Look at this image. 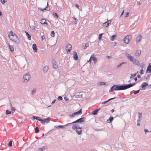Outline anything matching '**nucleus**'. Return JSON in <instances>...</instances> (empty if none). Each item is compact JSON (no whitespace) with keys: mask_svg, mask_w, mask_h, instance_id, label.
<instances>
[{"mask_svg":"<svg viewBox=\"0 0 151 151\" xmlns=\"http://www.w3.org/2000/svg\"><path fill=\"white\" fill-rule=\"evenodd\" d=\"M30 28H31V29L32 30H35V26H30Z\"/></svg>","mask_w":151,"mask_h":151,"instance_id":"nucleus-54","label":"nucleus"},{"mask_svg":"<svg viewBox=\"0 0 151 151\" xmlns=\"http://www.w3.org/2000/svg\"><path fill=\"white\" fill-rule=\"evenodd\" d=\"M73 19L75 20V21L74 22V24H77V22L78 21V19H77L75 17H74L73 18Z\"/></svg>","mask_w":151,"mask_h":151,"instance_id":"nucleus-41","label":"nucleus"},{"mask_svg":"<svg viewBox=\"0 0 151 151\" xmlns=\"http://www.w3.org/2000/svg\"><path fill=\"white\" fill-rule=\"evenodd\" d=\"M108 23L107 22H106L104 23V25L105 27H106L108 26Z\"/></svg>","mask_w":151,"mask_h":151,"instance_id":"nucleus-48","label":"nucleus"},{"mask_svg":"<svg viewBox=\"0 0 151 151\" xmlns=\"http://www.w3.org/2000/svg\"><path fill=\"white\" fill-rule=\"evenodd\" d=\"M41 38L42 39V40H44L45 39V37H44V35H42V36Z\"/></svg>","mask_w":151,"mask_h":151,"instance_id":"nucleus-64","label":"nucleus"},{"mask_svg":"<svg viewBox=\"0 0 151 151\" xmlns=\"http://www.w3.org/2000/svg\"><path fill=\"white\" fill-rule=\"evenodd\" d=\"M8 145L9 147L12 146V141H10L8 143Z\"/></svg>","mask_w":151,"mask_h":151,"instance_id":"nucleus-46","label":"nucleus"},{"mask_svg":"<svg viewBox=\"0 0 151 151\" xmlns=\"http://www.w3.org/2000/svg\"><path fill=\"white\" fill-rule=\"evenodd\" d=\"M52 37H54L55 36V33L54 31H52L50 33Z\"/></svg>","mask_w":151,"mask_h":151,"instance_id":"nucleus-36","label":"nucleus"},{"mask_svg":"<svg viewBox=\"0 0 151 151\" xmlns=\"http://www.w3.org/2000/svg\"><path fill=\"white\" fill-rule=\"evenodd\" d=\"M132 38V36L131 35L126 36L124 39V42L126 44H128Z\"/></svg>","mask_w":151,"mask_h":151,"instance_id":"nucleus-4","label":"nucleus"},{"mask_svg":"<svg viewBox=\"0 0 151 151\" xmlns=\"http://www.w3.org/2000/svg\"><path fill=\"white\" fill-rule=\"evenodd\" d=\"M124 63V62H122L121 63H120L119 65H117V68H119V67H120V66H121L124 63Z\"/></svg>","mask_w":151,"mask_h":151,"instance_id":"nucleus-49","label":"nucleus"},{"mask_svg":"<svg viewBox=\"0 0 151 151\" xmlns=\"http://www.w3.org/2000/svg\"><path fill=\"white\" fill-rule=\"evenodd\" d=\"M135 84V83H133L121 85L120 84L114 85L111 87V89L109 90V92H111L114 91H120L126 90L134 86Z\"/></svg>","mask_w":151,"mask_h":151,"instance_id":"nucleus-1","label":"nucleus"},{"mask_svg":"<svg viewBox=\"0 0 151 151\" xmlns=\"http://www.w3.org/2000/svg\"><path fill=\"white\" fill-rule=\"evenodd\" d=\"M105 84H106V83H105L104 82H101L100 83V86L105 85Z\"/></svg>","mask_w":151,"mask_h":151,"instance_id":"nucleus-53","label":"nucleus"},{"mask_svg":"<svg viewBox=\"0 0 151 151\" xmlns=\"http://www.w3.org/2000/svg\"><path fill=\"white\" fill-rule=\"evenodd\" d=\"M75 115L74 114V113L69 115L71 119H72L73 117H75Z\"/></svg>","mask_w":151,"mask_h":151,"instance_id":"nucleus-40","label":"nucleus"},{"mask_svg":"<svg viewBox=\"0 0 151 151\" xmlns=\"http://www.w3.org/2000/svg\"><path fill=\"white\" fill-rule=\"evenodd\" d=\"M116 99L115 97H114V98H112L109 99H108V100L103 102L101 104H104L106 103H107V102H108V101H109L112 100V99Z\"/></svg>","mask_w":151,"mask_h":151,"instance_id":"nucleus-26","label":"nucleus"},{"mask_svg":"<svg viewBox=\"0 0 151 151\" xmlns=\"http://www.w3.org/2000/svg\"><path fill=\"white\" fill-rule=\"evenodd\" d=\"M107 22L108 23V24H110L111 22V20H108L107 22Z\"/></svg>","mask_w":151,"mask_h":151,"instance_id":"nucleus-61","label":"nucleus"},{"mask_svg":"<svg viewBox=\"0 0 151 151\" xmlns=\"http://www.w3.org/2000/svg\"><path fill=\"white\" fill-rule=\"evenodd\" d=\"M55 16L57 18H58V15L57 13L53 12Z\"/></svg>","mask_w":151,"mask_h":151,"instance_id":"nucleus-52","label":"nucleus"},{"mask_svg":"<svg viewBox=\"0 0 151 151\" xmlns=\"http://www.w3.org/2000/svg\"><path fill=\"white\" fill-rule=\"evenodd\" d=\"M47 146H43V147L40 148H39L38 151H43L45 150L46 148H47Z\"/></svg>","mask_w":151,"mask_h":151,"instance_id":"nucleus-20","label":"nucleus"},{"mask_svg":"<svg viewBox=\"0 0 151 151\" xmlns=\"http://www.w3.org/2000/svg\"><path fill=\"white\" fill-rule=\"evenodd\" d=\"M48 2H47V6L45 8H43V10H46L47 11H49L50 10V8H49L48 9V8H47V6H48Z\"/></svg>","mask_w":151,"mask_h":151,"instance_id":"nucleus-37","label":"nucleus"},{"mask_svg":"<svg viewBox=\"0 0 151 151\" xmlns=\"http://www.w3.org/2000/svg\"><path fill=\"white\" fill-rule=\"evenodd\" d=\"M114 118L111 116H110L109 119L107 120V122L108 123H111L113 120Z\"/></svg>","mask_w":151,"mask_h":151,"instance_id":"nucleus-22","label":"nucleus"},{"mask_svg":"<svg viewBox=\"0 0 151 151\" xmlns=\"http://www.w3.org/2000/svg\"><path fill=\"white\" fill-rule=\"evenodd\" d=\"M10 105H11V108H12V113H13L14 112V111H15V108H14V107H13L12 106V104L11 103H10Z\"/></svg>","mask_w":151,"mask_h":151,"instance_id":"nucleus-35","label":"nucleus"},{"mask_svg":"<svg viewBox=\"0 0 151 151\" xmlns=\"http://www.w3.org/2000/svg\"><path fill=\"white\" fill-rule=\"evenodd\" d=\"M75 6H76L77 8L78 9H79L80 8H79V5L77 4H75Z\"/></svg>","mask_w":151,"mask_h":151,"instance_id":"nucleus-59","label":"nucleus"},{"mask_svg":"<svg viewBox=\"0 0 151 151\" xmlns=\"http://www.w3.org/2000/svg\"><path fill=\"white\" fill-rule=\"evenodd\" d=\"M32 118L33 119H36L37 120L39 121H40V120H41V117H38L36 116H33Z\"/></svg>","mask_w":151,"mask_h":151,"instance_id":"nucleus-24","label":"nucleus"},{"mask_svg":"<svg viewBox=\"0 0 151 151\" xmlns=\"http://www.w3.org/2000/svg\"><path fill=\"white\" fill-rule=\"evenodd\" d=\"M141 53V50H137L136 51V54L137 55H140Z\"/></svg>","mask_w":151,"mask_h":151,"instance_id":"nucleus-30","label":"nucleus"},{"mask_svg":"<svg viewBox=\"0 0 151 151\" xmlns=\"http://www.w3.org/2000/svg\"><path fill=\"white\" fill-rule=\"evenodd\" d=\"M48 70V67L47 66H45L43 68V70L47 72Z\"/></svg>","mask_w":151,"mask_h":151,"instance_id":"nucleus-29","label":"nucleus"},{"mask_svg":"<svg viewBox=\"0 0 151 151\" xmlns=\"http://www.w3.org/2000/svg\"><path fill=\"white\" fill-rule=\"evenodd\" d=\"M129 12H127V13H126V14L125 15V18L126 17H128L129 16Z\"/></svg>","mask_w":151,"mask_h":151,"instance_id":"nucleus-56","label":"nucleus"},{"mask_svg":"<svg viewBox=\"0 0 151 151\" xmlns=\"http://www.w3.org/2000/svg\"><path fill=\"white\" fill-rule=\"evenodd\" d=\"M142 37V36L140 35L136 38V41L137 43L139 42L140 41Z\"/></svg>","mask_w":151,"mask_h":151,"instance_id":"nucleus-15","label":"nucleus"},{"mask_svg":"<svg viewBox=\"0 0 151 151\" xmlns=\"http://www.w3.org/2000/svg\"><path fill=\"white\" fill-rule=\"evenodd\" d=\"M24 32L26 33V36L27 37V39L29 40H30L31 39V36L26 31H25Z\"/></svg>","mask_w":151,"mask_h":151,"instance_id":"nucleus-19","label":"nucleus"},{"mask_svg":"<svg viewBox=\"0 0 151 151\" xmlns=\"http://www.w3.org/2000/svg\"><path fill=\"white\" fill-rule=\"evenodd\" d=\"M136 73H135L134 74H132L130 78H132L136 76Z\"/></svg>","mask_w":151,"mask_h":151,"instance_id":"nucleus-44","label":"nucleus"},{"mask_svg":"<svg viewBox=\"0 0 151 151\" xmlns=\"http://www.w3.org/2000/svg\"><path fill=\"white\" fill-rule=\"evenodd\" d=\"M35 132L36 133H37L39 131V127H36V128H35Z\"/></svg>","mask_w":151,"mask_h":151,"instance_id":"nucleus-38","label":"nucleus"},{"mask_svg":"<svg viewBox=\"0 0 151 151\" xmlns=\"http://www.w3.org/2000/svg\"><path fill=\"white\" fill-rule=\"evenodd\" d=\"M40 23L42 24L46 25L47 24V23L46 22L45 19H43L41 20Z\"/></svg>","mask_w":151,"mask_h":151,"instance_id":"nucleus-23","label":"nucleus"},{"mask_svg":"<svg viewBox=\"0 0 151 151\" xmlns=\"http://www.w3.org/2000/svg\"><path fill=\"white\" fill-rule=\"evenodd\" d=\"M64 99L66 101H67L69 100V99L66 96L64 97Z\"/></svg>","mask_w":151,"mask_h":151,"instance_id":"nucleus-57","label":"nucleus"},{"mask_svg":"<svg viewBox=\"0 0 151 151\" xmlns=\"http://www.w3.org/2000/svg\"><path fill=\"white\" fill-rule=\"evenodd\" d=\"M86 118L84 117H81L80 118L77 120L73 122L72 123H81L83 122L85 120Z\"/></svg>","mask_w":151,"mask_h":151,"instance_id":"nucleus-6","label":"nucleus"},{"mask_svg":"<svg viewBox=\"0 0 151 151\" xmlns=\"http://www.w3.org/2000/svg\"><path fill=\"white\" fill-rule=\"evenodd\" d=\"M58 99L59 101H61L63 99V98L62 96H60L58 97Z\"/></svg>","mask_w":151,"mask_h":151,"instance_id":"nucleus-51","label":"nucleus"},{"mask_svg":"<svg viewBox=\"0 0 151 151\" xmlns=\"http://www.w3.org/2000/svg\"><path fill=\"white\" fill-rule=\"evenodd\" d=\"M100 109V108H99L94 110L92 112V114L94 115H96L97 114L99 111Z\"/></svg>","mask_w":151,"mask_h":151,"instance_id":"nucleus-16","label":"nucleus"},{"mask_svg":"<svg viewBox=\"0 0 151 151\" xmlns=\"http://www.w3.org/2000/svg\"><path fill=\"white\" fill-rule=\"evenodd\" d=\"M50 120V118L48 117L44 119H41V120H40V121L42 124H45L49 123Z\"/></svg>","mask_w":151,"mask_h":151,"instance_id":"nucleus-5","label":"nucleus"},{"mask_svg":"<svg viewBox=\"0 0 151 151\" xmlns=\"http://www.w3.org/2000/svg\"><path fill=\"white\" fill-rule=\"evenodd\" d=\"M11 113V111H9L8 110H6V114L7 115L10 114Z\"/></svg>","mask_w":151,"mask_h":151,"instance_id":"nucleus-45","label":"nucleus"},{"mask_svg":"<svg viewBox=\"0 0 151 151\" xmlns=\"http://www.w3.org/2000/svg\"><path fill=\"white\" fill-rule=\"evenodd\" d=\"M75 131L78 134V135H80L81 134V132H82V130H81L79 131H78L77 129V130H75Z\"/></svg>","mask_w":151,"mask_h":151,"instance_id":"nucleus-32","label":"nucleus"},{"mask_svg":"<svg viewBox=\"0 0 151 151\" xmlns=\"http://www.w3.org/2000/svg\"><path fill=\"white\" fill-rule=\"evenodd\" d=\"M55 127L56 128H64V125H59Z\"/></svg>","mask_w":151,"mask_h":151,"instance_id":"nucleus-43","label":"nucleus"},{"mask_svg":"<svg viewBox=\"0 0 151 151\" xmlns=\"http://www.w3.org/2000/svg\"><path fill=\"white\" fill-rule=\"evenodd\" d=\"M36 91V88H35L32 90L31 93L32 95H34Z\"/></svg>","mask_w":151,"mask_h":151,"instance_id":"nucleus-34","label":"nucleus"},{"mask_svg":"<svg viewBox=\"0 0 151 151\" xmlns=\"http://www.w3.org/2000/svg\"><path fill=\"white\" fill-rule=\"evenodd\" d=\"M7 0H1V1L2 4H4L5 2L7 1Z\"/></svg>","mask_w":151,"mask_h":151,"instance_id":"nucleus-50","label":"nucleus"},{"mask_svg":"<svg viewBox=\"0 0 151 151\" xmlns=\"http://www.w3.org/2000/svg\"><path fill=\"white\" fill-rule=\"evenodd\" d=\"M138 118L139 119H142V114L141 113L138 112Z\"/></svg>","mask_w":151,"mask_h":151,"instance_id":"nucleus-33","label":"nucleus"},{"mask_svg":"<svg viewBox=\"0 0 151 151\" xmlns=\"http://www.w3.org/2000/svg\"><path fill=\"white\" fill-rule=\"evenodd\" d=\"M131 61L138 66H139L140 65V63L135 58H134Z\"/></svg>","mask_w":151,"mask_h":151,"instance_id":"nucleus-10","label":"nucleus"},{"mask_svg":"<svg viewBox=\"0 0 151 151\" xmlns=\"http://www.w3.org/2000/svg\"><path fill=\"white\" fill-rule=\"evenodd\" d=\"M56 99H54L53 101L51 103L52 104H53V103H55V102L56 101Z\"/></svg>","mask_w":151,"mask_h":151,"instance_id":"nucleus-63","label":"nucleus"},{"mask_svg":"<svg viewBox=\"0 0 151 151\" xmlns=\"http://www.w3.org/2000/svg\"><path fill=\"white\" fill-rule=\"evenodd\" d=\"M148 83L146 82H143L142 84L141 85V87L143 89H145L144 88L146 86H148Z\"/></svg>","mask_w":151,"mask_h":151,"instance_id":"nucleus-14","label":"nucleus"},{"mask_svg":"<svg viewBox=\"0 0 151 151\" xmlns=\"http://www.w3.org/2000/svg\"><path fill=\"white\" fill-rule=\"evenodd\" d=\"M144 70L142 69H141L139 72V73L140 75H142L143 74Z\"/></svg>","mask_w":151,"mask_h":151,"instance_id":"nucleus-55","label":"nucleus"},{"mask_svg":"<svg viewBox=\"0 0 151 151\" xmlns=\"http://www.w3.org/2000/svg\"><path fill=\"white\" fill-rule=\"evenodd\" d=\"M92 59H93V61L94 62V63H95V62H96L97 58L94 56V55H93L91 56L89 60L88 61V62H90V63H91Z\"/></svg>","mask_w":151,"mask_h":151,"instance_id":"nucleus-8","label":"nucleus"},{"mask_svg":"<svg viewBox=\"0 0 151 151\" xmlns=\"http://www.w3.org/2000/svg\"><path fill=\"white\" fill-rule=\"evenodd\" d=\"M52 65L53 68L55 69L58 68V65L57 64L56 61L54 60H52Z\"/></svg>","mask_w":151,"mask_h":151,"instance_id":"nucleus-9","label":"nucleus"},{"mask_svg":"<svg viewBox=\"0 0 151 151\" xmlns=\"http://www.w3.org/2000/svg\"><path fill=\"white\" fill-rule=\"evenodd\" d=\"M72 128L75 131V130H77V124H75L73 125L72 127Z\"/></svg>","mask_w":151,"mask_h":151,"instance_id":"nucleus-25","label":"nucleus"},{"mask_svg":"<svg viewBox=\"0 0 151 151\" xmlns=\"http://www.w3.org/2000/svg\"><path fill=\"white\" fill-rule=\"evenodd\" d=\"M89 46V44L88 43H86L85 44V46L83 47L84 49H86L87 47Z\"/></svg>","mask_w":151,"mask_h":151,"instance_id":"nucleus-47","label":"nucleus"},{"mask_svg":"<svg viewBox=\"0 0 151 151\" xmlns=\"http://www.w3.org/2000/svg\"><path fill=\"white\" fill-rule=\"evenodd\" d=\"M142 120V119H138L137 120V125L138 126H140V122Z\"/></svg>","mask_w":151,"mask_h":151,"instance_id":"nucleus-31","label":"nucleus"},{"mask_svg":"<svg viewBox=\"0 0 151 151\" xmlns=\"http://www.w3.org/2000/svg\"><path fill=\"white\" fill-rule=\"evenodd\" d=\"M103 33H101L99 35V37H98V39L99 40H101V38H102V36Z\"/></svg>","mask_w":151,"mask_h":151,"instance_id":"nucleus-42","label":"nucleus"},{"mask_svg":"<svg viewBox=\"0 0 151 151\" xmlns=\"http://www.w3.org/2000/svg\"><path fill=\"white\" fill-rule=\"evenodd\" d=\"M66 52L68 54H70L72 49V46L70 44H68L66 46Z\"/></svg>","mask_w":151,"mask_h":151,"instance_id":"nucleus-7","label":"nucleus"},{"mask_svg":"<svg viewBox=\"0 0 151 151\" xmlns=\"http://www.w3.org/2000/svg\"><path fill=\"white\" fill-rule=\"evenodd\" d=\"M140 90V89H139V90L134 91V94L135 95V94H136L138 93H139Z\"/></svg>","mask_w":151,"mask_h":151,"instance_id":"nucleus-39","label":"nucleus"},{"mask_svg":"<svg viewBox=\"0 0 151 151\" xmlns=\"http://www.w3.org/2000/svg\"><path fill=\"white\" fill-rule=\"evenodd\" d=\"M147 71H149V73L151 72V64L150 63L148 66L146 73H147Z\"/></svg>","mask_w":151,"mask_h":151,"instance_id":"nucleus-17","label":"nucleus"},{"mask_svg":"<svg viewBox=\"0 0 151 151\" xmlns=\"http://www.w3.org/2000/svg\"><path fill=\"white\" fill-rule=\"evenodd\" d=\"M112 43H113V47H114L116 45V44H117V43L116 42H112Z\"/></svg>","mask_w":151,"mask_h":151,"instance_id":"nucleus-58","label":"nucleus"},{"mask_svg":"<svg viewBox=\"0 0 151 151\" xmlns=\"http://www.w3.org/2000/svg\"><path fill=\"white\" fill-rule=\"evenodd\" d=\"M73 58L76 60H78V57L77 54V53L76 51H74L73 53Z\"/></svg>","mask_w":151,"mask_h":151,"instance_id":"nucleus-13","label":"nucleus"},{"mask_svg":"<svg viewBox=\"0 0 151 151\" xmlns=\"http://www.w3.org/2000/svg\"><path fill=\"white\" fill-rule=\"evenodd\" d=\"M32 48L34 52H37V46L35 44H33Z\"/></svg>","mask_w":151,"mask_h":151,"instance_id":"nucleus-18","label":"nucleus"},{"mask_svg":"<svg viewBox=\"0 0 151 151\" xmlns=\"http://www.w3.org/2000/svg\"><path fill=\"white\" fill-rule=\"evenodd\" d=\"M74 113L75 115H78L79 114H81L82 113V109H80L78 111L76 112H74Z\"/></svg>","mask_w":151,"mask_h":151,"instance_id":"nucleus-21","label":"nucleus"},{"mask_svg":"<svg viewBox=\"0 0 151 151\" xmlns=\"http://www.w3.org/2000/svg\"><path fill=\"white\" fill-rule=\"evenodd\" d=\"M8 45L10 51L12 52H13L14 50V47L10 45L9 44H8Z\"/></svg>","mask_w":151,"mask_h":151,"instance_id":"nucleus-27","label":"nucleus"},{"mask_svg":"<svg viewBox=\"0 0 151 151\" xmlns=\"http://www.w3.org/2000/svg\"><path fill=\"white\" fill-rule=\"evenodd\" d=\"M30 74L28 73L23 76L22 78V82L24 83H27L30 78Z\"/></svg>","mask_w":151,"mask_h":151,"instance_id":"nucleus-3","label":"nucleus"},{"mask_svg":"<svg viewBox=\"0 0 151 151\" xmlns=\"http://www.w3.org/2000/svg\"><path fill=\"white\" fill-rule=\"evenodd\" d=\"M8 36L12 42H15L17 44L19 43V41L18 36L12 31L9 32V34H8Z\"/></svg>","mask_w":151,"mask_h":151,"instance_id":"nucleus-2","label":"nucleus"},{"mask_svg":"<svg viewBox=\"0 0 151 151\" xmlns=\"http://www.w3.org/2000/svg\"><path fill=\"white\" fill-rule=\"evenodd\" d=\"M137 4L138 5H140L141 4L140 2L139 1H137Z\"/></svg>","mask_w":151,"mask_h":151,"instance_id":"nucleus-60","label":"nucleus"},{"mask_svg":"<svg viewBox=\"0 0 151 151\" xmlns=\"http://www.w3.org/2000/svg\"><path fill=\"white\" fill-rule=\"evenodd\" d=\"M116 35H112L110 38V40L111 41H114L115 38L116 37Z\"/></svg>","mask_w":151,"mask_h":151,"instance_id":"nucleus-28","label":"nucleus"},{"mask_svg":"<svg viewBox=\"0 0 151 151\" xmlns=\"http://www.w3.org/2000/svg\"><path fill=\"white\" fill-rule=\"evenodd\" d=\"M144 131L145 133H147L148 132H149L148 130L147 129H145Z\"/></svg>","mask_w":151,"mask_h":151,"instance_id":"nucleus-62","label":"nucleus"},{"mask_svg":"<svg viewBox=\"0 0 151 151\" xmlns=\"http://www.w3.org/2000/svg\"><path fill=\"white\" fill-rule=\"evenodd\" d=\"M75 97L77 98H81L83 97V94L81 92H78L76 93Z\"/></svg>","mask_w":151,"mask_h":151,"instance_id":"nucleus-11","label":"nucleus"},{"mask_svg":"<svg viewBox=\"0 0 151 151\" xmlns=\"http://www.w3.org/2000/svg\"><path fill=\"white\" fill-rule=\"evenodd\" d=\"M125 55L127 57V59L130 61H131V60H132V59L134 58L130 55L128 54V53L126 52L125 54Z\"/></svg>","mask_w":151,"mask_h":151,"instance_id":"nucleus-12","label":"nucleus"}]
</instances>
